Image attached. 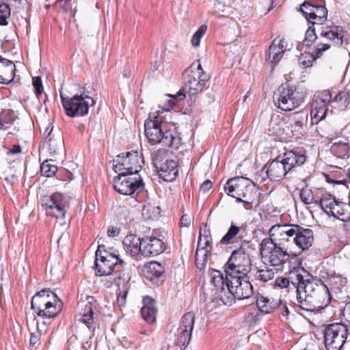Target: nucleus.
Listing matches in <instances>:
<instances>
[{
    "mask_svg": "<svg viewBox=\"0 0 350 350\" xmlns=\"http://www.w3.org/2000/svg\"><path fill=\"white\" fill-rule=\"evenodd\" d=\"M116 162L114 165L116 172L135 175L139 174L142 170L144 160L141 152L131 151L118 155Z\"/></svg>",
    "mask_w": 350,
    "mask_h": 350,
    "instance_id": "12",
    "label": "nucleus"
},
{
    "mask_svg": "<svg viewBox=\"0 0 350 350\" xmlns=\"http://www.w3.org/2000/svg\"><path fill=\"white\" fill-rule=\"evenodd\" d=\"M142 256H157L164 251V243L154 237H145L142 239Z\"/></svg>",
    "mask_w": 350,
    "mask_h": 350,
    "instance_id": "28",
    "label": "nucleus"
},
{
    "mask_svg": "<svg viewBox=\"0 0 350 350\" xmlns=\"http://www.w3.org/2000/svg\"><path fill=\"white\" fill-rule=\"evenodd\" d=\"M293 240L296 256H298L312 246L314 241L313 232L311 229L296 225Z\"/></svg>",
    "mask_w": 350,
    "mask_h": 350,
    "instance_id": "22",
    "label": "nucleus"
},
{
    "mask_svg": "<svg viewBox=\"0 0 350 350\" xmlns=\"http://www.w3.org/2000/svg\"><path fill=\"white\" fill-rule=\"evenodd\" d=\"M211 282L216 287L217 291L221 292L227 288V283L231 281V278L226 275V279L224 278L223 273L216 269H210L208 271Z\"/></svg>",
    "mask_w": 350,
    "mask_h": 350,
    "instance_id": "34",
    "label": "nucleus"
},
{
    "mask_svg": "<svg viewBox=\"0 0 350 350\" xmlns=\"http://www.w3.org/2000/svg\"><path fill=\"white\" fill-rule=\"evenodd\" d=\"M207 30V26L205 25H201L199 29L197 30V31L193 34L192 36L191 42V44L197 47L200 44V40L201 38L204 36L206 31Z\"/></svg>",
    "mask_w": 350,
    "mask_h": 350,
    "instance_id": "53",
    "label": "nucleus"
},
{
    "mask_svg": "<svg viewBox=\"0 0 350 350\" xmlns=\"http://www.w3.org/2000/svg\"><path fill=\"white\" fill-rule=\"evenodd\" d=\"M252 260L250 254L242 245L234 250L224 265L226 275L231 278L245 277L251 271Z\"/></svg>",
    "mask_w": 350,
    "mask_h": 350,
    "instance_id": "5",
    "label": "nucleus"
},
{
    "mask_svg": "<svg viewBox=\"0 0 350 350\" xmlns=\"http://www.w3.org/2000/svg\"><path fill=\"white\" fill-rule=\"evenodd\" d=\"M31 308L39 317L54 318L62 309V302L50 289H42L33 296Z\"/></svg>",
    "mask_w": 350,
    "mask_h": 350,
    "instance_id": "4",
    "label": "nucleus"
},
{
    "mask_svg": "<svg viewBox=\"0 0 350 350\" xmlns=\"http://www.w3.org/2000/svg\"><path fill=\"white\" fill-rule=\"evenodd\" d=\"M28 327L29 332H31L29 345L31 347H34L39 343L42 334L39 328L38 322L35 317L33 319L32 324L31 325H29Z\"/></svg>",
    "mask_w": 350,
    "mask_h": 350,
    "instance_id": "44",
    "label": "nucleus"
},
{
    "mask_svg": "<svg viewBox=\"0 0 350 350\" xmlns=\"http://www.w3.org/2000/svg\"><path fill=\"white\" fill-rule=\"evenodd\" d=\"M306 161V157L304 154L296 150L286 151L282 157H278L271 161L267 165L265 172L270 180L278 181L291 175Z\"/></svg>",
    "mask_w": 350,
    "mask_h": 350,
    "instance_id": "3",
    "label": "nucleus"
},
{
    "mask_svg": "<svg viewBox=\"0 0 350 350\" xmlns=\"http://www.w3.org/2000/svg\"><path fill=\"white\" fill-rule=\"evenodd\" d=\"M207 30V26L205 25H201L199 29L197 30V31L193 34L192 36L191 42V44L197 47L200 44V40L201 38L204 36L206 31Z\"/></svg>",
    "mask_w": 350,
    "mask_h": 350,
    "instance_id": "52",
    "label": "nucleus"
},
{
    "mask_svg": "<svg viewBox=\"0 0 350 350\" xmlns=\"http://www.w3.org/2000/svg\"><path fill=\"white\" fill-rule=\"evenodd\" d=\"M211 239L209 237H199L198 247L196 251V264L197 267L202 269L204 267L208 256L211 251Z\"/></svg>",
    "mask_w": 350,
    "mask_h": 350,
    "instance_id": "25",
    "label": "nucleus"
},
{
    "mask_svg": "<svg viewBox=\"0 0 350 350\" xmlns=\"http://www.w3.org/2000/svg\"><path fill=\"white\" fill-rule=\"evenodd\" d=\"M332 211H330L332 216L341 220L350 219V205L347 203L337 201Z\"/></svg>",
    "mask_w": 350,
    "mask_h": 350,
    "instance_id": "36",
    "label": "nucleus"
},
{
    "mask_svg": "<svg viewBox=\"0 0 350 350\" xmlns=\"http://www.w3.org/2000/svg\"><path fill=\"white\" fill-rule=\"evenodd\" d=\"M32 84L35 89L37 97H39L43 92L42 82L40 77H33Z\"/></svg>",
    "mask_w": 350,
    "mask_h": 350,
    "instance_id": "56",
    "label": "nucleus"
},
{
    "mask_svg": "<svg viewBox=\"0 0 350 350\" xmlns=\"http://www.w3.org/2000/svg\"><path fill=\"white\" fill-rule=\"evenodd\" d=\"M307 122V115L302 116L299 119L296 120L291 124L293 132L301 133L304 131V126Z\"/></svg>",
    "mask_w": 350,
    "mask_h": 350,
    "instance_id": "54",
    "label": "nucleus"
},
{
    "mask_svg": "<svg viewBox=\"0 0 350 350\" xmlns=\"http://www.w3.org/2000/svg\"><path fill=\"white\" fill-rule=\"evenodd\" d=\"M95 256L96 274L100 276L109 275L114 270L118 271L126 265L118 256L107 252L103 245L98 246Z\"/></svg>",
    "mask_w": 350,
    "mask_h": 350,
    "instance_id": "8",
    "label": "nucleus"
},
{
    "mask_svg": "<svg viewBox=\"0 0 350 350\" xmlns=\"http://www.w3.org/2000/svg\"><path fill=\"white\" fill-rule=\"evenodd\" d=\"M330 48V44L327 43H319L317 44L314 50L316 57H319L322 53Z\"/></svg>",
    "mask_w": 350,
    "mask_h": 350,
    "instance_id": "57",
    "label": "nucleus"
},
{
    "mask_svg": "<svg viewBox=\"0 0 350 350\" xmlns=\"http://www.w3.org/2000/svg\"><path fill=\"white\" fill-rule=\"evenodd\" d=\"M159 111L151 112L144 122L145 135L152 144H161L164 147L178 149L182 139L176 131L168 129V124L163 122Z\"/></svg>",
    "mask_w": 350,
    "mask_h": 350,
    "instance_id": "2",
    "label": "nucleus"
},
{
    "mask_svg": "<svg viewBox=\"0 0 350 350\" xmlns=\"http://www.w3.org/2000/svg\"><path fill=\"white\" fill-rule=\"evenodd\" d=\"M333 102L338 103L339 107H346L350 103L349 92L345 91L338 92L335 96Z\"/></svg>",
    "mask_w": 350,
    "mask_h": 350,
    "instance_id": "48",
    "label": "nucleus"
},
{
    "mask_svg": "<svg viewBox=\"0 0 350 350\" xmlns=\"http://www.w3.org/2000/svg\"><path fill=\"white\" fill-rule=\"evenodd\" d=\"M212 187V182L209 180H205L200 187V190L203 192L208 191Z\"/></svg>",
    "mask_w": 350,
    "mask_h": 350,
    "instance_id": "64",
    "label": "nucleus"
},
{
    "mask_svg": "<svg viewBox=\"0 0 350 350\" xmlns=\"http://www.w3.org/2000/svg\"><path fill=\"white\" fill-rule=\"evenodd\" d=\"M260 254L264 262L280 269L283 265L289 261L290 256L296 257V253L288 252V250L275 246L269 243L268 239H264L260 244Z\"/></svg>",
    "mask_w": 350,
    "mask_h": 350,
    "instance_id": "7",
    "label": "nucleus"
},
{
    "mask_svg": "<svg viewBox=\"0 0 350 350\" xmlns=\"http://www.w3.org/2000/svg\"><path fill=\"white\" fill-rule=\"evenodd\" d=\"M323 334L327 350H341L347 338L348 329L345 323H331L325 327Z\"/></svg>",
    "mask_w": 350,
    "mask_h": 350,
    "instance_id": "10",
    "label": "nucleus"
},
{
    "mask_svg": "<svg viewBox=\"0 0 350 350\" xmlns=\"http://www.w3.org/2000/svg\"><path fill=\"white\" fill-rule=\"evenodd\" d=\"M51 131L52 130L48 133L45 141L48 144V149L50 154L53 157H56L64 152V142L61 137H58L55 139L51 138Z\"/></svg>",
    "mask_w": 350,
    "mask_h": 350,
    "instance_id": "35",
    "label": "nucleus"
},
{
    "mask_svg": "<svg viewBox=\"0 0 350 350\" xmlns=\"http://www.w3.org/2000/svg\"><path fill=\"white\" fill-rule=\"evenodd\" d=\"M144 274L147 280L156 286L164 281V268L159 262H151L144 268Z\"/></svg>",
    "mask_w": 350,
    "mask_h": 350,
    "instance_id": "27",
    "label": "nucleus"
},
{
    "mask_svg": "<svg viewBox=\"0 0 350 350\" xmlns=\"http://www.w3.org/2000/svg\"><path fill=\"white\" fill-rule=\"evenodd\" d=\"M191 219L187 215H184L182 216L180 220V225L181 227H189L191 224Z\"/></svg>",
    "mask_w": 350,
    "mask_h": 350,
    "instance_id": "62",
    "label": "nucleus"
},
{
    "mask_svg": "<svg viewBox=\"0 0 350 350\" xmlns=\"http://www.w3.org/2000/svg\"><path fill=\"white\" fill-rule=\"evenodd\" d=\"M237 202H242L247 210L257 208L260 204V193L252 185L250 189L241 195V200Z\"/></svg>",
    "mask_w": 350,
    "mask_h": 350,
    "instance_id": "32",
    "label": "nucleus"
},
{
    "mask_svg": "<svg viewBox=\"0 0 350 350\" xmlns=\"http://www.w3.org/2000/svg\"><path fill=\"white\" fill-rule=\"evenodd\" d=\"M144 184L139 174L118 173L113 179V187L120 194L132 196L138 193L144 189Z\"/></svg>",
    "mask_w": 350,
    "mask_h": 350,
    "instance_id": "13",
    "label": "nucleus"
},
{
    "mask_svg": "<svg viewBox=\"0 0 350 350\" xmlns=\"http://www.w3.org/2000/svg\"><path fill=\"white\" fill-rule=\"evenodd\" d=\"M143 303L144 306L141 308V314L145 321L152 323L155 321L157 314L154 300L149 296H146L144 297Z\"/></svg>",
    "mask_w": 350,
    "mask_h": 350,
    "instance_id": "33",
    "label": "nucleus"
},
{
    "mask_svg": "<svg viewBox=\"0 0 350 350\" xmlns=\"http://www.w3.org/2000/svg\"><path fill=\"white\" fill-rule=\"evenodd\" d=\"M161 213L160 207L154 203L146 202L142 208V215L147 219H153Z\"/></svg>",
    "mask_w": 350,
    "mask_h": 350,
    "instance_id": "42",
    "label": "nucleus"
},
{
    "mask_svg": "<svg viewBox=\"0 0 350 350\" xmlns=\"http://www.w3.org/2000/svg\"><path fill=\"white\" fill-rule=\"evenodd\" d=\"M275 276L274 271L269 267L265 269H258L256 272L254 277L257 280L266 282L269 280H272Z\"/></svg>",
    "mask_w": 350,
    "mask_h": 350,
    "instance_id": "46",
    "label": "nucleus"
},
{
    "mask_svg": "<svg viewBox=\"0 0 350 350\" xmlns=\"http://www.w3.org/2000/svg\"><path fill=\"white\" fill-rule=\"evenodd\" d=\"M10 16V9L5 3H0V25H7L8 18Z\"/></svg>",
    "mask_w": 350,
    "mask_h": 350,
    "instance_id": "49",
    "label": "nucleus"
},
{
    "mask_svg": "<svg viewBox=\"0 0 350 350\" xmlns=\"http://www.w3.org/2000/svg\"><path fill=\"white\" fill-rule=\"evenodd\" d=\"M124 249L126 254L132 257H137L142 255V239L135 234L126 236L122 242Z\"/></svg>",
    "mask_w": 350,
    "mask_h": 350,
    "instance_id": "30",
    "label": "nucleus"
},
{
    "mask_svg": "<svg viewBox=\"0 0 350 350\" xmlns=\"http://www.w3.org/2000/svg\"><path fill=\"white\" fill-rule=\"evenodd\" d=\"M276 308H278L283 316H287L289 313L286 302L281 299L276 301Z\"/></svg>",
    "mask_w": 350,
    "mask_h": 350,
    "instance_id": "59",
    "label": "nucleus"
},
{
    "mask_svg": "<svg viewBox=\"0 0 350 350\" xmlns=\"http://www.w3.org/2000/svg\"><path fill=\"white\" fill-rule=\"evenodd\" d=\"M170 96L171 97V98L167 100V103L165 105L162 107L163 111L160 112L161 114L163 111H170L175 105V101H174L175 98L176 99L179 98L180 100H182L185 97V94H183L181 91H179L178 94L174 95V96Z\"/></svg>",
    "mask_w": 350,
    "mask_h": 350,
    "instance_id": "55",
    "label": "nucleus"
},
{
    "mask_svg": "<svg viewBox=\"0 0 350 350\" xmlns=\"http://www.w3.org/2000/svg\"><path fill=\"white\" fill-rule=\"evenodd\" d=\"M276 301L271 300L267 297L259 295L256 299V307L263 314H269L276 309Z\"/></svg>",
    "mask_w": 350,
    "mask_h": 350,
    "instance_id": "38",
    "label": "nucleus"
},
{
    "mask_svg": "<svg viewBox=\"0 0 350 350\" xmlns=\"http://www.w3.org/2000/svg\"><path fill=\"white\" fill-rule=\"evenodd\" d=\"M57 171V167L52 163L51 160H46L40 165L41 174L46 177L53 176Z\"/></svg>",
    "mask_w": 350,
    "mask_h": 350,
    "instance_id": "47",
    "label": "nucleus"
},
{
    "mask_svg": "<svg viewBox=\"0 0 350 350\" xmlns=\"http://www.w3.org/2000/svg\"><path fill=\"white\" fill-rule=\"evenodd\" d=\"M210 79L209 75L200 76L198 73H189L185 72L184 75L185 85L183 91L191 96H196L202 92L206 83Z\"/></svg>",
    "mask_w": 350,
    "mask_h": 350,
    "instance_id": "23",
    "label": "nucleus"
},
{
    "mask_svg": "<svg viewBox=\"0 0 350 350\" xmlns=\"http://www.w3.org/2000/svg\"><path fill=\"white\" fill-rule=\"evenodd\" d=\"M316 29L313 26H310L305 33V38L303 40V44L307 46H310L316 40L318 36L316 34Z\"/></svg>",
    "mask_w": 350,
    "mask_h": 350,
    "instance_id": "50",
    "label": "nucleus"
},
{
    "mask_svg": "<svg viewBox=\"0 0 350 350\" xmlns=\"http://www.w3.org/2000/svg\"><path fill=\"white\" fill-rule=\"evenodd\" d=\"M124 267L120 268V270H114L113 280L115 284L119 287L122 286V290H128V283L131 279L129 274L124 270Z\"/></svg>",
    "mask_w": 350,
    "mask_h": 350,
    "instance_id": "40",
    "label": "nucleus"
},
{
    "mask_svg": "<svg viewBox=\"0 0 350 350\" xmlns=\"http://www.w3.org/2000/svg\"><path fill=\"white\" fill-rule=\"evenodd\" d=\"M299 197L301 202L306 205L317 206L319 201V197L314 194L312 190L308 187L302 188L299 192Z\"/></svg>",
    "mask_w": 350,
    "mask_h": 350,
    "instance_id": "41",
    "label": "nucleus"
},
{
    "mask_svg": "<svg viewBox=\"0 0 350 350\" xmlns=\"http://www.w3.org/2000/svg\"><path fill=\"white\" fill-rule=\"evenodd\" d=\"M305 94L295 86L280 85L274 92L275 105L283 111H291L304 102Z\"/></svg>",
    "mask_w": 350,
    "mask_h": 350,
    "instance_id": "6",
    "label": "nucleus"
},
{
    "mask_svg": "<svg viewBox=\"0 0 350 350\" xmlns=\"http://www.w3.org/2000/svg\"><path fill=\"white\" fill-rule=\"evenodd\" d=\"M18 119L17 113L12 109H3L0 113V130H6Z\"/></svg>",
    "mask_w": 350,
    "mask_h": 350,
    "instance_id": "37",
    "label": "nucleus"
},
{
    "mask_svg": "<svg viewBox=\"0 0 350 350\" xmlns=\"http://www.w3.org/2000/svg\"><path fill=\"white\" fill-rule=\"evenodd\" d=\"M342 314L347 327H350V301L345 304L342 311Z\"/></svg>",
    "mask_w": 350,
    "mask_h": 350,
    "instance_id": "58",
    "label": "nucleus"
},
{
    "mask_svg": "<svg viewBox=\"0 0 350 350\" xmlns=\"http://www.w3.org/2000/svg\"><path fill=\"white\" fill-rule=\"evenodd\" d=\"M321 38H325L332 41L334 45L340 46L343 43L344 33L342 30L339 31L338 29L321 31L320 33Z\"/></svg>",
    "mask_w": 350,
    "mask_h": 350,
    "instance_id": "39",
    "label": "nucleus"
},
{
    "mask_svg": "<svg viewBox=\"0 0 350 350\" xmlns=\"http://www.w3.org/2000/svg\"><path fill=\"white\" fill-rule=\"evenodd\" d=\"M207 30V26L205 25H201L199 29L197 30V31L193 34L192 36L191 42V44L197 47L200 44V40L201 38L204 36L206 31Z\"/></svg>",
    "mask_w": 350,
    "mask_h": 350,
    "instance_id": "51",
    "label": "nucleus"
},
{
    "mask_svg": "<svg viewBox=\"0 0 350 350\" xmlns=\"http://www.w3.org/2000/svg\"><path fill=\"white\" fill-rule=\"evenodd\" d=\"M295 224H276L269 230V243L280 246L288 252L295 251L293 245L294 234L295 233Z\"/></svg>",
    "mask_w": 350,
    "mask_h": 350,
    "instance_id": "9",
    "label": "nucleus"
},
{
    "mask_svg": "<svg viewBox=\"0 0 350 350\" xmlns=\"http://www.w3.org/2000/svg\"><path fill=\"white\" fill-rule=\"evenodd\" d=\"M306 269L302 267H296L290 271L288 278L278 277L275 279V285L280 288H287L291 284L297 290L301 280H304V273Z\"/></svg>",
    "mask_w": 350,
    "mask_h": 350,
    "instance_id": "26",
    "label": "nucleus"
},
{
    "mask_svg": "<svg viewBox=\"0 0 350 350\" xmlns=\"http://www.w3.org/2000/svg\"><path fill=\"white\" fill-rule=\"evenodd\" d=\"M332 101V93L326 90L317 92L310 105L311 124H317L325 118L327 112V105Z\"/></svg>",
    "mask_w": 350,
    "mask_h": 350,
    "instance_id": "14",
    "label": "nucleus"
},
{
    "mask_svg": "<svg viewBox=\"0 0 350 350\" xmlns=\"http://www.w3.org/2000/svg\"><path fill=\"white\" fill-rule=\"evenodd\" d=\"M286 48V42L284 39L275 38L269 46L266 62L274 68L283 57Z\"/></svg>",
    "mask_w": 350,
    "mask_h": 350,
    "instance_id": "24",
    "label": "nucleus"
},
{
    "mask_svg": "<svg viewBox=\"0 0 350 350\" xmlns=\"http://www.w3.org/2000/svg\"><path fill=\"white\" fill-rule=\"evenodd\" d=\"M98 304L94 297L81 295L78 302L79 314L76 318L79 321L85 324L91 329L94 324V312L96 310Z\"/></svg>",
    "mask_w": 350,
    "mask_h": 350,
    "instance_id": "17",
    "label": "nucleus"
},
{
    "mask_svg": "<svg viewBox=\"0 0 350 350\" xmlns=\"http://www.w3.org/2000/svg\"><path fill=\"white\" fill-rule=\"evenodd\" d=\"M164 152L159 151L152 159L154 166L160 173V176L165 181H173L178 176V163L164 155Z\"/></svg>",
    "mask_w": 350,
    "mask_h": 350,
    "instance_id": "16",
    "label": "nucleus"
},
{
    "mask_svg": "<svg viewBox=\"0 0 350 350\" xmlns=\"http://www.w3.org/2000/svg\"><path fill=\"white\" fill-rule=\"evenodd\" d=\"M41 205L46 214L57 219H64L66 213L68 202L66 197L60 193L51 196H44L41 200Z\"/></svg>",
    "mask_w": 350,
    "mask_h": 350,
    "instance_id": "15",
    "label": "nucleus"
},
{
    "mask_svg": "<svg viewBox=\"0 0 350 350\" xmlns=\"http://www.w3.org/2000/svg\"><path fill=\"white\" fill-rule=\"evenodd\" d=\"M299 10L312 26L315 24L321 25L327 20V10L324 5H316L304 2Z\"/></svg>",
    "mask_w": 350,
    "mask_h": 350,
    "instance_id": "19",
    "label": "nucleus"
},
{
    "mask_svg": "<svg viewBox=\"0 0 350 350\" xmlns=\"http://www.w3.org/2000/svg\"><path fill=\"white\" fill-rule=\"evenodd\" d=\"M194 322L195 314L193 312H189L183 316L176 332V344L181 348H185L189 344Z\"/></svg>",
    "mask_w": 350,
    "mask_h": 350,
    "instance_id": "18",
    "label": "nucleus"
},
{
    "mask_svg": "<svg viewBox=\"0 0 350 350\" xmlns=\"http://www.w3.org/2000/svg\"><path fill=\"white\" fill-rule=\"evenodd\" d=\"M245 228L243 225L237 226L234 223L232 222L231 225L228 230L227 232L220 240V244L221 245H229L241 241L245 235ZM243 246V243H241Z\"/></svg>",
    "mask_w": 350,
    "mask_h": 350,
    "instance_id": "29",
    "label": "nucleus"
},
{
    "mask_svg": "<svg viewBox=\"0 0 350 350\" xmlns=\"http://www.w3.org/2000/svg\"><path fill=\"white\" fill-rule=\"evenodd\" d=\"M337 200L331 195L324 196L323 198L319 197V201L317 202V206H319L328 215H331L330 211H332Z\"/></svg>",
    "mask_w": 350,
    "mask_h": 350,
    "instance_id": "43",
    "label": "nucleus"
},
{
    "mask_svg": "<svg viewBox=\"0 0 350 350\" xmlns=\"http://www.w3.org/2000/svg\"><path fill=\"white\" fill-rule=\"evenodd\" d=\"M303 278L297 290V305L308 312L318 311L329 305L332 297L325 283L306 270Z\"/></svg>",
    "mask_w": 350,
    "mask_h": 350,
    "instance_id": "1",
    "label": "nucleus"
},
{
    "mask_svg": "<svg viewBox=\"0 0 350 350\" xmlns=\"http://www.w3.org/2000/svg\"><path fill=\"white\" fill-rule=\"evenodd\" d=\"M310 58H312V57L309 55H301L299 61L304 67L307 68L312 65L311 61L310 60Z\"/></svg>",
    "mask_w": 350,
    "mask_h": 350,
    "instance_id": "61",
    "label": "nucleus"
},
{
    "mask_svg": "<svg viewBox=\"0 0 350 350\" xmlns=\"http://www.w3.org/2000/svg\"><path fill=\"white\" fill-rule=\"evenodd\" d=\"M331 152L337 157L343 158L349 152V146L347 143L341 142H336L332 144Z\"/></svg>",
    "mask_w": 350,
    "mask_h": 350,
    "instance_id": "45",
    "label": "nucleus"
},
{
    "mask_svg": "<svg viewBox=\"0 0 350 350\" xmlns=\"http://www.w3.org/2000/svg\"><path fill=\"white\" fill-rule=\"evenodd\" d=\"M244 277L231 278L227 283V289L235 298L238 299H248L253 295L252 284L243 280Z\"/></svg>",
    "mask_w": 350,
    "mask_h": 350,
    "instance_id": "20",
    "label": "nucleus"
},
{
    "mask_svg": "<svg viewBox=\"0 0 350 350\" xmlns=\"http://www.w3.org/2000/svg\"><path fill=\"white\" fill-rule=\"evenodd\" d=\"M16 66L14 62L0 55V83L9 84L15 76Z\"/></svg>",
    "mask_w": 350,
    "mask_h": 350,
    "instance_id": "31",
    "label": "nucleus"
},
{
    "mask_svg": "<svg viewBox=\"0 0 350 350\" xmlns=\"http://www.w3.org/2000/svg\"><path fill=\"white\" fill-rule=\"evenodd\" d=\"M128 290H122V294H120L117 297V303L120 307L124 306L126 304V297Z\"/></svg>",
    "mask_w": 350,
    "mask_h": 350,
    "instance_id": "60",
    "label": "nucleus"
},
{
    "mask_svg": "<svg viewBox=\"0 0 350 350\" xmlns=\"http://www.w3.org/2000/svg\"><path fill=\"white\" fill-rule=\"evenodd\" d=\"M61 98L66 114L70 117L87 115L90 107L96 103V101L92 97L83 94L75 95L71 98L63 97L61 95Z\"/></svg>",
    "mask_w": 350,
    "mask_h": 350,
    "instance_id": "11",
    "label": "nucleus"
},
{
    "mask_svg": "<svg viewBox=\"0 0 350 350\" xmlns=\"http://www.w3.org/2000/svg\"><path fill=\"white\" fill-rule=\"evenodd\" d=\"M325 178L327 183H334L338 185H346L347 183V179H342V180H334L331 178L329 175H325Z\"/></svg>",
    "mask_w": 350,
    "mask_h": 350,
    "instance_id": "63",
    "label": "nucleus"
},
{
    "mask_svg": "<svg viewBox=\"0 0 350 350\" xmlns=\"http://www.w3.org/2000/svg\"><path fill=\"white\" fill-rule=\"evenodd\" d=\"M250 180L243 176H236L227 180L224 185V191L227 195L240 201L241 195L251 188Z\"/></svg>",
    "mask_w": 350,
    "mask_h": 350,
    "instance_id": "21",
    "label": "nucleus"
}]
</instances>
